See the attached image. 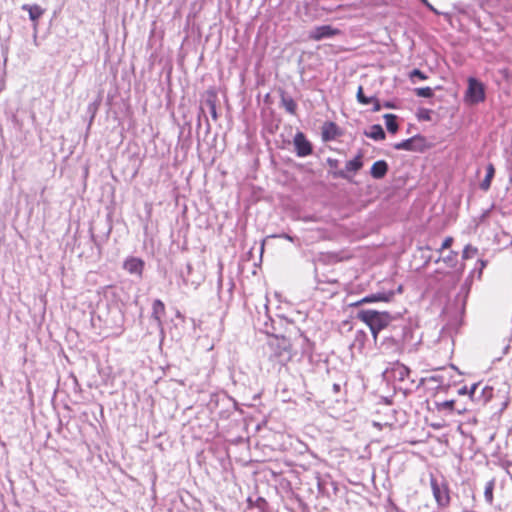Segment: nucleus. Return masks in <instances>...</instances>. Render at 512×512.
Returning <instances> with one entry per match:
<instances>
[{"mask_svg":"<svg viewBox=\"0 0 512 512\" xmlns=\"http://www.w3.org/2000/svg\"><path fill=\"white\" fill-rule=\"evenodd\" d=\"M270 349L269 360L280 368L290 362L294 356L293 343L286 336L272 335L268 341Z\"/></svg>","mask_w":512,"mask_h":512,"instance_id":"obj_1","label":"nucleus"},{"mask_svg":"<svg viewBox=\"0 0 512 512\" xmlns=\"http://www.w3.org/2000/svg\"><path fill=\"white\" fill-rule=\"evenodd\" d=\"M356 317L369 327L374 341L377 340L379 332L386 329L393 320L389 312L372 309L361 310Z\"/></svg>","mask_w":512,"mask_h":512,"instance_id":"obj_2","label":"nucleus"},{"mask_svg":"<svg viewBox=\"0 0 512 512\" xmlns=\"http://www.w3.org/2000/svg\"><path fill=\"white\" fill-rule=\"evenodd\" d=\"M430 486L438 507H448L451 501L448 484L445 481L439 482L435 476L431 475Z\"/></svg>","mask_w":512,"mask_h":512,"instance_id":"obj_3","label":"nucleus"},{"mask_svg":"<svg viewBox=\"0 0 512 512\" xmlns=\"http://www.w3.org/2000/svg\"><path fill=\"white\" fill-rule=\"evenodd\" d=\"M465 98L471 104H477L485 100L484 85L477 79L470 77L468 79V88L465 93Z\"/></svg>","mask_w":512,"mask_h":512,"instance_id":"obj_4","label":"nucleus"},{"mask_svg":"<svg viewBox=\"0 0 512 512\" xmlns=\"http://www.w3.org/2000/svg\"><path fill=\"white\" fill-rule=\"evenodd\" d=\"M426 148V139L421 135H415L409 139L394 144V149L396 150L424 151Z\"/></svg>","mask_w":512,"mask_h":512,"instance_id":"obj_5","label":"nucleus"},{"mask_svg":"<svg viewBox=\"0 0 512 512\" xmlns=\"http://www.w3.org/2000/svg\"><path fill=\"white\" fill-rule=\"evenodd\" d=\"M341 31L337 28H334L331 25H322L315 27L309 34V38L314 41H320L324 38H331L336 35H339Z\"/></svg>","mask_w":512,"mask_h":512,"instance_id":"obj_6","label":"nucleus"},{"mask_svg":"<svg viewBox=\"0 0 512 512\" xmlns=\"http://www.w3.org/2000/svg\"><path fill=\"white\" fill-rule=\"evenodd\" d=\"M294 146L296 154L299 157H306L310 154H312V145L307 140L306 136L302 132H297L294 137Z\"/></svg>","mask_w":512,"mask_h":512,"instance_id":"obj_7","label":"nucleus"},{"mask_svg":"<svg viewBox=\"0 0 512 512\" xmlns=\"http://www.w3.org/2000/svg\"><path fill=\"white\" fill-rule=\"evenodd\" d=\"M145 262L138 257H128L123 263V268L130 274H135L138 277H142L144 271Z\"/></svg>","mask_w":512,"mask_h":512,"instance_id":"obj_8","label":"nucleus"},{"mask_svg":"<svg viewBox=\"0 0 512 512\" xmlns=\"http://www.w3.org/2000/svg\"><path fill=\"white\" fill-rule=\"evenodd\" d=\"M393 296H394V292L393 291L378 292V293H375V294H371V295L365 296L361 300H359V301H357V302H355V303H353L351 305L352 306H359V305L365 304V303L389 302V301H391Z\"/></svg>","mask_w":512,"mask_h":512,"instance_id":"obj_9","label":"nucleus"},{"mask_svg":"<svg viewBox=\"0 0 512 512\" xmlns=\"http://www.w3.org/2000/svg\"><path fill=\"white\" fill-rule=\"evenodd\" d=\"M340 135L338 126L334 122H325L322 127V138L324 141H331Z\"/></svg>","mask_w":512,"mask_h":512,"instance_id":"obj_10","label":"nucleus"},{"mask_svg":"<svg viewBox=\"0 0 512 512\" xmlns=\"http://www.w3.org/2000/svg\"><path fill=\"white\" fill-rule=\"evenodd\" d=\"M388 172V164L384 160L376 161L370 170L371 176L375 179L383 178Z\"/></svg>","mask_w":512,"mask_h":512,"instance_id":"obj_11","label":"nucleus"},{"mask_svg":"<svg viewBox=\"0 0 512 512\" xmlns=\"http://www.w3.org/2000/svg\"><path fill=\"white\" fill-rule=\"evenodd\" d=\"M22 9L28 11L30 19L35 23H37V21L40 19V17L44 14L45 11L39 5L24 4L22 6Z\"/></svg>","mask_w":512,"mask_h":512,"instance_id":"obj_12","label":"nucleus"},{"mask_svg":"<svg viewBox=\"0 0 512 512\" xmlns=\"http://www.w3.org/2000/svg\"><path fill=\"white\" fill-rule=\"evenodd\" d=\"M165 314V304L159 299L154 300L152 304V317L158 322H160L161 319L165 316Z\"/></svg>","mask_w":512,"mask_h":512,"instance_id":"obj_13","label":"nucleus"},{"mask_svg":"<svg viewBox=\"0 0 512 512\" xmlns=\"http://www.w3.org/2000/svg\"><path fill=\"white\" fill-rule=\"evenodd\" d=\"M495 175V168L492 163H489L486 167V176L483 181L480 183V188L483 191H488L491 186L492 179Z\"/></svg>","mask_w":512,"mask_h":512,"instance_id":"obj_14","label":"nucleus"},{"mask_svg":"<svg viewBox=\"0 0 512 512\" xmlns=\"http://www.w3.org/2000/svg\"><path fill=\"white\" fill-rule=\"evenodd\" d=\"M363 155L359 153L354 159L348 161L345 165V171L347 172H358L363 167L362 161Z\"/></svg>","mask_w":512,"mask_h":512,"instance_id":"obj_15","label":"nucleus"},{"mask_svg":"<svg viewBox=\"0 0 512 512\" xmlns=\"http://www.w3.org/2000/svg\"><path fill=\"white\" fill-rule=\"evenodd\" d=\"M365 135L376 141L384 140L386 137L383 128L379 124L371 126L370 131L365 132Z\"/></svg>","mask_w":512,"mask_h":512,"instance_id":"obj_16","label":"nucleus"},{"mask_svg":"<svg viewBox=\"0 0 512 512\" xmlns=\"http://www.w3.org/2000/svg\"><path fill=\"white\" fill-rule=\"evenodd\" d=\"M384 119H385V124H386L387 130L390 133L395 134L399 128L398 123H397V116L394 114H385Z\"/></svg>","mask_w":512,"mask_h":512,"instance_id":"obj_17","label":"nucleus"},{"mask_svg":"<svg viewBox=\"0 0 512 512\" xmlns=\"http://www.w3.org/2000/svg\"><path fill=\"white\" fill-rule=\"evenodd\" d=\"M282 105L290 114H296L297 104L291 97H282Z\"/></svg>","mask_w":512,"mask_h":512,"instance_id":"obj_18","label":"nucleus"},{"mask_svg":"<svg viewBox=\"0 0 512 512\" xmlns=\"http://www.w3.org/2000/svg\"><path fill=\"white\" fill-rule=\"evenodd\" d=\"M448 267L454 268L458 263V253L450 251L447 256L441 259Z\"/></svg>","mask_w":512,"mask_h":512,"instance_id":"obj_19","label":"nucleus"},{"mask_svg":"<svg viewBox=\"0 0 512 512\" xmlns=\"http://www.w3.org/2000/svg\"><path fill=\"white\" fill-rule=\"evenodd\" d=\"M455 400H447L440 403H436V408L438 411L448 410L450 412L455 410Z\"/></svg>","mask_w":512,"mask_h":512,"instance_id":"obj_20","label":"nucleus"},{"mask_svg":"<svg viewBox=\"0 0 512 512\" xmlns=\"http://www.w3.org/2000/svg\"><path fill=\"white\" fill-rule=\"evenodd\" d=\"M478 249L470 244L466 245L462 252V258L464 260L473 258L475 255H477Z\"/></svg>","mask_w":512,"mask_h":512,"instance_id":"obj_21","label":"nucleus"},{"mask_svg":"<svg viewBox=\"0 0 512 512\" xmlns=\"http://www.w3.org/2000/svg\"><path fill=\"white\" fill-rule=\"evenodd\" d=\"M415 94L419 97L430 98L434 95L432 88L421 87L415 89Z\"/></svg>","mask_w":512,"mask_h":512,"instance_id":"obj_22","label":"nucleus"},{"mask_svg":"<svg viewBox=\"0 0 512 512\" xmlns=\"http://www.w3.org/2000/svg\"><path fill=\"white\" fill-rule=\"evenodd\" d=\"M357 100L359 103L363 104V105H368L372 102V99L371 97H366L364 95V91H363V87L362 86H359L358 87V90H357Z\"/></svg>","mask_w":512,"mask_h":512,"instance_id":"obj_23","label":"nucleus"},{"mask_svg":"<svg viewBox=\"0 0 512 512\" xmlns=\"http://www.w3.org/2000/svg\"><path fill=\"white\" fill-rule=\"evenodd\" d=\"M484 496L488 503L491 504L493 502V484L492 483H489L486 486L485 491H484Z\"/></svg>","mask_w":512,"mask_h":512,"instance_id":"obj_24","label":"nucleus"},{"mask_svg":"<svg viewBox=\"0 0 512 512\" xmlns=\"http://www.w3.org/2000/svg\"><path fill=\"white\" fill-rule=\"evenodd\" d=\"M453 242H454V238L453 237H451V236L446 237L444 239V241L442 242V245H441V247H440V249L438 251L442 252L445 249H449L452 246Z\"/></svg>","mask_w":512,"mask_h":512,"instance_id":"obj_25","label":"nucleus"},{"mask_svg":"<svg viewBox=\"0 0 512 512\" xmlns=\"http://www.w3.org/2000/svg\"><path fill=\"white\" fill-rule=\"evenodd\" d=\"M410 78L412 79L413 77H418L420 80H426L427 79V75H425L421 70L419 69H414L410 72Z\"/></svg>","mask_w":512,"mask_h":512,"instance_id":"obj_26","label":"nucleus"},{"mask_svg":"<svg viewBox=\"0 0 512 512\" xmlns=\"http://www.w3.org/2000/svg\"><path fill=\"white\" fill-rule=\"evenodd\" d=\"M483 394L485 396L484 403H487L492 398L493 388L490 386H485L483 388Z\"/></svg>","mask_w":512,"mask_h":512,"instance_id":"obj_27","label":"nucleus"},{"mask_svg":"<svg viewBox=\"0 0 512 512\" xmlns=\"http://www.w3.org/2000/svg\"><path fill=\"white\" fill-rule=\"evenodd\" d=\"M478 384H473L470 388H468L467 395L472 401H475V392L477 389Z\"/></svg>","mask_w":512,"mask_h":512,"instance_id":"obj_28","label":"nucleus"},{"mask_svg":"<svg viewBox=\"0 0 512 512\" xmlns=\"http://www.w3.org/2000/svg\"><path fill=\"white\" fill-rule=\"evenodd\" d=\"M419 119L420 120H425V121H429L431 118H430V111L427 110V109H424L420 112L419 114Z\"/></svg>","mask_w":512,"mask_h":512,"instance_id":"obj_29","label":"nucleus"},{"mask_svg":"<svg viewBox=\"0 0 512 512\" xmlns=\"http://www.w3.org/2000/svg\"><path fill=\"white\" fill-rule=\"evenodd\" d=\"M372 99V104H373V111L374 112H378L381 110V104L379 102V100L376 98V97H371Z\"/></svg>","mask_w":512,"mask_h":512,"instance_id":"obj_30","label":"nucleus"},{"mask_svg":"<svg viewBox=\"0 0 512 512\" xmlns=\"http://www.w3.org/2000/svg\"><path fill=\"white\" fill-rule=\"evenodd\" d=\"M209 105H210V108H211V114L213 116L214 119L217 118V114H216V105H215V102L213 100L211 101H208Z\"/></svg>","mask_w":512,"mask_h":512,"instance_id":"obj_31","label":"nucleus"},{"mask_svg":"<svg viewBox=\"0 0 512 512\" xmlns=\"http://www.w3.org/2000/svg\"><path fill=\"white\" fill-rule=\"evenodd\" d=\"M467 392H468V387H467V386H463V387H461V388L458 390V394H459V395H467Z\"/></svg>","mask_w":512,"mask_h":512,"instance_id":"obj_32","label":"nucleus"},{"mask_svg":"<svg viewBox=\"0 0 512 512\" xmlns=\"http://www.w3.org/2000/svg\"><path fill=\"white\" fill-rule=\"evenodd\" d=\"M467 411V409L465 407L461 408V409H456V412L461 415V414H464L465 412Z\"/></svg>","mask_w":512,"mask_h":512,"instance_id":"obj_33","label":"nucleus"},{"mask_svg":"<svg viewBox=\"0 0 512 512\" xmlns=\"http://www.w3.org/2000/svg\"><path fill=\"white\" fill-rule=\"evenodd\" d=\"M337 175H338L339 177H342V178H346V177H347L344 171H340V172H338V173H337Z\"/></svg>","mask_w":512,"mask_h":512,"instance_id":"obj_34","label":"nucleus"},{"mask_svg":"<svg viewBox=\"0 0 512 512\" xmlns=\"http://www.w3.org/2000/svg\"><path fill=\"white\" fill-rule=\"evenodd\" d=\"M384 107H386V108H394V105H393V104H391L390 102H386V103L384 104Z\"/></svg>","mask_w":512,"mask_h":512,"instance_id":"obj_35","label":"nucleus"},{"mask_svg":"<svg viewBox=\"0 0 512 512\" xmlns=\"http://www.w3.org/2000/svg\"><path fill=\"white\" fill-rule=\"evenodd\" d=\"M282 237H283V238H285V239H287V240H289V241H292V240H293V239H292V237H291V236H289V235H287V234H284Z\"/></svg>","mask_w":512,"mask_h":512,"instance_id":"obj_36","label":"nucleus"},{"mask_svg":"<svg viewBox=\"0 0 512 512\" xmlns=\"http://www.w3.org/2000/svg\"><path fill=\"white\" fill-rule=\"evenodd\" d=\"M480 263H481V269L486 266V262L485 261L481 260Z\"/></svg>","mask_w":512,"mask_h":512,"instance_id":"obj_37","label":"nucleus"},{"mask_svg":"<svg viewBox=\"0 0 512 512\" xmlns=\"http://www.w3.org/2000/svg\"><path fill=\"white\" fill-rule=\"evenodd\" d=\"M510 183L512 184V177L510 178Z\"/></svg>","mask_w":512,"mask_h":512,"instance_id":"obj_38","label":"nucleus"}]
</instances>
